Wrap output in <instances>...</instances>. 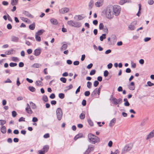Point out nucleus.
<instances>
[{
  "mask_svg": "<svg viewBox=\"0 0 154 154\" xmlns=\"http://www.w3.org/2000/svg\"><path fill=\"white\" fill-rule=\"evenodd\" d=\"M7 28L8 29H11L12 28V26L11 24L9 23L7 25Z\"/></svg>",
  "mask_w": 154,
  "mask_h": 154,
  "instance_id": "obj_62",
  "label": "nucleus"
},
{
  "mask_svg": "<svg viewBox=\"0 0 154 154\" xmlns=\"http://www.w3.org/2000/svg\"><path fill=\"white\" fill-rule=\"evenodd\" d=\"M88 122L89 124L91 126H92L93 125V123L91 120L89 119L88 120Z\"/></svg>",
  "mask_w": 154,
  "mask_h": 154,
  "instance_id": "obj_64",
  "label": "nucleus"
},
{
  "mask_svg": "<svg viewBox=\"0 0 154 154\" xmlns=\"http://www.w3.org/2000/svg\"><path fill=\"white\" fill-rule=\"evenodd\" d=\"M39 154H44L45 152L43 150H39L38 151Z\"/></svg>",
  "mask_w": 154,
  "mask_h": 154,
  "instance_id": "obj_56",
  "label": "nucleus"
},
{
  "mask_svg": "<svg viewBox=\"0 0 154 154\" xmlns=\"http://www.w3.org/2000/svg\"><path fill=\"white\" fill-rule=\"evenodd\" d=\"M19 38L16 36H13L11 37V41L15 42H17L18 41Z\"/></svg>",
  "mask_w": 154,
  "mask_h": 154,
  "instance_id": "obj_22",
  "label": "nucleus"
},
{
  "mask_svg": "<svg viewBox=\"0 0 154 154\" xmlns=\"http://www.w3.org/2000/svg\"><path fill=\"white\" fill-rule=\"evenodd\" d=\"M90 94V92L89 91H86L85 92L84 94L86 96H88Z\"/></svg>",
  "mask_w": 154,
  "mask_h": 154,
  "instance_id": "obj_53",
  "label": "nucleus"
},
{
  "mask_svg": "<svg viewBox=\"0 0 154 154\" xmlns=\"http://www.w3.org/2000/svg\"><path fill=\"white\" fill-rule=\"evenodd\" d=\"M104 32L106 33H108V30L107 27L106 26H104V28L103 29Z\"/></svg>",
  "mask_w": 154,
  "mask_h": 154,
  "instance_id": "obj_51",
  "label": "nucleus"
},
{
  "mask_svg": "<svg viewBox=\"0 0 154 154\" xmlns=\"http://www.w3.org/2000/svg\"><path fill=\"white\" fill-rule=\"evenodd\" d=\"M67 23L69 26L79 28L81 27L82 25L81 23L80 22L74 21L72 20L68 21Z\"/></svg>",
  "mask_w": 154,
  "mask_h": 154,
  "instance_id": "obj_3",
  "label": "nucleus"
},
{
  "mask_svg": "<svg viewBox=\"0 0 154 154\" xmlns=\"http://www.w3.org/2000/svg\"><path fill=\"white\" fill-rule=\"evenodd\" d=\"M104 28L103 24L102 23H100L99 25V28L100 30H102Z\"/></svg>",
  "mask_w": 154,
  "mask_h": 154,
  "instance_id": "obj_39",
  "label": "nucleus"
},
{
  "mask_svg": "<svg viewBox=\"0 0 154 154\" xmlns=\"http://www.w3.org/2000/svg\"><path fill=\"white\" fill-rule=\"evenodd\" d=\"M119 151L118 149H116L114 152L111 151L110 154H119Z\"/></svg>",
  "mask_w": 154,
  "mask_h": 154,
  "instance_id": "obj_60",
  "label": "nucleus"
},
{
  "mask_svg": "<svg viewBox=\"0 0 154 154\" xmlns=\"http://www.w3.org/2000/svg\"><path fill=\"white\" fill-rule=\"evenodd\" d=\"M133 146V144L132 143L127 144L122 149V153L124 154L130 151L132 149Z\"/></svg>",
  "mask_w": 154,
  "mask_h": 154,
  "instance_id": "obj_4",
  "label": "nucleus"
},
{
  "mask_svg": "<svg viewBox=\"0 0 154 154\" xmlns=\"http://www.w3.org/2000/svg\"><path fill=\"white\" fill-rule=\"evenodd\" d=\"M88 149L90 151V152H91V151H93L94 150V147L93 146L91 145H90L88 146Z\"/></svg>",
  "mask_w": 154,
  "mask_h": 154,
  "instance_id": "obj_38",
  "label": "nucleus"
},
{
  "mask_svg": "<svg viewBox=\"0 0 154 154\" xmlns=\"http://www.w3.org/2000/svg\"><path fill=\"white\" fill-rule=\"evenodd\" d=\"M82 135L80 134H78L76 135L74 138L75 140H77V139L79 138V137H80L82 136Z\"/></svg>",
  "mask_w": 154,
  "mask_h": 154,
  "instance_id": "obj_58",
  "label": "nucleus"
},
{
  "mask_svg": "<svg viewBox=\"0 0 154 154\" xmlns=\"http://www.w3.org/2000/svg\"><path fill=\"white\" fill-rule=\"evenodd\" d=\"M96 72V71L94 69L92 70L90 73V75H94Z\"/></svg>",
  "mask_w": 154,
  "mask_h": 154,
  "instance_id": "obj_50",
  "label": "nucleus"
},
{
  "mask_svg": "<svg viewBox=\"0 0 154 154\" xmlns=\"http://www.w3.org/2000/svg\"><path fill=\"white\" fill-rule=\"evenodd\" d=\"M102 88V86L100 87L99 88H96L92 93L91 94V96H94L97 94L99 96L100 93L101 89Z\"/></svg>",
  "mask_w": 154,
  "mask_h": 154,
  "instance_id": "obj_10",
  "label": "nucleus"
},
{
  "mask_svg": "<svg viewBox=\"0 0 154 154\" xmlns=\"http://www.w3.org/2000/svg\"><path fill=\"white\" fill-rule=\"evenodd\" d=\"M131 67L132 68H134L136 67V64L133 62H131Z\"/></svg>",
  "mask_w": 154,
  "mask_h": 154,
  "instance_id": "obj_63",
  "label": "nucleus"
},
{
  "mask_svg": "<svg viewBox=\"0 0 154 154\" xmlns=\"http://www.w3.org/2000/svg\"><path fill=\"white\" fill-rule=\"evenodd\" d=\"M6 123V121L5 120H0V125H4Z\"/></svg>",
  "mask_w": 154,
  "mask_h": 154,
  "instance_id": "obj_48",
  "label": "nucleus"
},
{
  "mask_svg": "<svg viewBox=\"0 0 154 154\" xmlns=\"http://www.w3.org/2000/svg\"><path fill=\"white\" fill-rule=\"evenodd\" d=\"M110 100L112 102V103L115 105H119L122 102V99L121 98H119L117 99L114 97L112 95L111 96ZM117 106L119 107V105H118Z\"/></svg>",
  "mask_w": 154,
  "mask_h": 154,
  "instance_id": "obj_5",
  "label": "nucleus"
},
{
  "mask_svg": "<svg viewBox=\"0 0 154 154\" xmlns=\"http://www.w3.org/2000/svg\"><path fill=\"white\" fill-rule=\"evenodd\" d=\"M35 38L36 41L40 42L41 41L40 37L38 35L35 34Z\"/></svg>",
  "mask_w": 154,
  "mask_h": 154,
  "instance_id": "obj_35",
  "label": "nucleus"
},
{
  "mask_svg": "<svg viewBox=\"0 0 154 154\" xmlns=\"http://www.w3.org/2000/svg\"><path fill=\"white\" fill-rule=\"evenodd\" d=\"M18 121L19 122H25V118L23 117H21L19 119Z\"/></svg>",
  "mask_w": 154,
  "mask_h": 154,
  "instance_id": "obj_57",
  "label": "nucleus"
},
{
  "mask_svg": "<svg viewBox=\"0 0 154 154\" xmlns=\"http://www.w3.org/2000/svg\"><path fill=\"white\" fill-rule=\"evenodd\" d=\"M49 148V146L48 145H45L44 146L42 149L43 150L46 152L48 151Z\"/></svg>",
  "mask_w": 154,
  "mask_h": 154,
  "instance_id": "obj_32",
  "label": "nucleus"
},
{
  "mask_svg": "<svg viewBox=\"0 0 154 154\" xmlns=\"http://www.w3.org/2000/svg\"><path fill=\"white\" fill-rule=\"evenodd\" d=\"M131 0H120L119 3L120 5H122L126 2L131 3Z\"/></svg>",
  "mask_w": 154,
  "mask_h": 154,
  "instance_id": "obj_17",
  "label": "nucleus"
},
{
  "mask_svg": "<svg viewBox=\"0 0 154 154\" xmlns=\"http://www.w3.org/2000/svg\"><path fill=\"white\" fill-rule=\"evenodd\" d=\"M99 84V82L97 81H95L94 83V85L95 87H97Z\"/></svg>",
  "mask_w": 154,
  "mask_h": 154,
  "instance_id": "obj_52",
  "label": "nucleus"
},
{
  "mask_svg": "<svg viewBox=\"0 0 154 154\" xmlns=\"http://www.w3.org/2000/svg\"><path fill=\"white\" fill-rule=\"evenodd\" d=\"M42 100L45 102H48V99L46 95H44L42 97Z\"/></svg>",
  "mask_w": 154,
  "mask_h": 154,
  "instance_id": "obj_41",
  "label": "nucleus"
},
{
  "mask_svg": "<svg viewBox=\"0 0 154 154\" xmlns=\"http://www.w3.org/2000/svg\"><path fill=\"white\" fill-rule=\"evenodd\" d=\"M139 11L138 12L137 14V15L138 16V17L139 16V13H140V11L141 10V5L140 4H139Z\"/></svg>",
  "mask_w": 154,
  "mask_h": 154,
  "instance_id": "obj_44",
  "label": "nucleus"
},
{
  "mask_svg": "<svg viewBox=\"0 0 154 154\" xmlns=\"http://www.w3.org/2000/svg\"><path fill=\"white\" fill-rule=\"evenodd\" d=\"M105 13L107 18L109 19L112 18L114 16L112 5H108L106 9Z\"/></svg>",
  "mask_w": 154,
  "mask_h": 154,
  "instance_id": "obj_1",
  "label": "nucleus"
},
{
  "mask_svg": "<svg viewBox=\"0 0 154 154\" xmlns=\"http://www.w3.org/2000/svg\"><path fill=\"white\" fill-rule=\"evenodd\" d=\"M94 5V2L93 0H91L89 4V9L90 10L93 7Z\"/></svg>",
  "mask_w": 154,
  "mask_h": 154,
  "instance_id": "obj_21",
  "label": "nucleus"
},
{
  "mask_svg": "<svg viewBox=\"0 0 154 154\" xmlns=\"http://www.w3.org/2000/svg\"><path fill=\"white\" fill-rule=\"evenodd\" d=\"M42 82L41 81H37L35 82V84L38 86H42Z\"/></svg>",
  "mask_w": 154,
  "mask_h": 154,
  "instance_id": "obj_33",
  "label": "nucleus"
},
{
  "mask_svg": "<svg viewBox=\"0 0 154 154\" xmlns=\"http://www.w3.org/2000/svg\"><path fill=\"white\" fill-rule=\"evenodd\" d=\"M59 97L60 99H63L64 97V94L63 93H60L59 94Z\"/></svg>",
  "mask_w": 154,
  "mask_h": 154,
  "instance_id": "obj_46",
  "label": "nucleus"
},
{
  "mask_svg": "<svg viewBox=\"0 0 154 154\" xmlns=\"http://www.w3.org/2000/svg\"><path fill=\"white\" fill-rule=\"evenodd\" d=\"M151 38L150 37H146L144 38V41L145 42H147L151 39Z\"/></svg>",
  "mask_w": 154,
  "mask_h": 154,
  "instance_id": "obj_61",
  "label": "nucleus"
},
{
  "mask_svg": "<svg viewBox=\"0 0 154 154\" xmlns=\"http://www.w3.org/2000/svg\"><path fill=\"white\" fill-rule=\"evenodd\" d=\"M129 89L131 90H134L135 89V86L134 82H131L128 85Z\"/></svg>",
  "mask_w": 154,
  "mask_h": 154,
  "instance_id": "obj_14",
  "label": "nucleus"
},
{
  "mask_svg": "<svg viewBox=\"0 0 154 154\" xmlns=\"http://www.w3.org/2000/svg\"><path fill=\"white\" fill-rule=\"evenodd\" d=\"M18 0H11V4L12 6H15L17 4Z\"/></svg>",
  "mask_w": 154,
  "mask_h": 154,
  "instance_id": "obj_20",
  "label": "nucleus"
},
{
  "mask_svg": "<svg viewBox=\"0 0 154 154\" xmlns=\"http://www.w3.org/2000/svg\"><path fill=\"white\" fill-rule=\"evenodd\" d=\"M60 81L62 82H63L64 83H65L66 82V79L65 78L62 77L60 78Z\"/></svg>",
  "mask_w": 154,
  "mask_h": 154,
  "instance_id": "obj_45",
  "label": "nucleus"
},
{
  "mask_svg": "<svg viewBox=\"0 0 154 154\" xmlns=\"http://www.w3.org/2000/svg\"><path fill=\"white\" fill-rule=\"evenodd\" d=\"M116 119L115 118L112 119L110 122L109 126L110 127H112L116 123Z\"/></svg>",
  "mask_w": 154,
  "mask_h": 154,
  "instance_id": "obj_19",
  "label": "nucleus"
},
{
  "mask_svg": "<svg viewBox=\"0 0 154 154\" xmlns=\"http://www.w3.org/2000/svg\"><path fill=\"white\" fill-rule=\"evenodd\" d=\"M92 83L91 82H87V86L89 88H90L91 87Z\"/></svg>",
  "mask_w": 154,
  "mask_h": 154,
  "instance_id": "obj_49",
  "label": "nucleus"
},
{
  "mask_svg": "<svg viewBox=\"0 0 154 154\" xmlns=\"http://www.w3.org/2000/svg\"><path fill=\"white\" fill-rule=\"evenodd\" d=\"M30 104L31 105L32 108L33 109H35L36 108V106L35 104L32 102H30Z\"/></svg>",
  "mask_w": 154,
  "mask_h": 154,
  "instance_id": "obj_37",
  "label": "nucleus"
},
{
  "mask_svg": "<svg viewBox=\"0 0 154 154\" xmlns=\"http://www.w3.org/2000/svg\"><path fill=\"white\" fill-rule=\"evenodd\" d=\"M20 18L24 22H28L29 20L27 18H25L23 17H21Z\"/></svg>",
  "mask_w": 154,
  "mask_h": 154,
  "instance_id": "obj_42",
  "label": "nucleus"
},
{
  "mask_svg": "<svg viewBox=\"0 0 154 154\" xmlns=\"http://www.w3.org/2000/svg\"><path fill=\"white\" fill-rule=\"evenodd\" d=\"M89 141L93 144H95L96 143L100 141V138L97 137L91 134H89L88 135Z\"/></svg>",
  "mask_w": 154,
  "mask_h": 154,
  "instance_id": "obj_2",
  "label": "nucleus"
},
{
  "mask_svg": "<svg viewBox=\"0 0 154 154\" xmlns=\"http://www.w3.org/2000/svg\"><path fill=\"white\" fill-rule=\"evenodd\" d=\"M147 84L149 86H152L154 85V84L153 83H152L150 81H148L147 82Z\"/></svg>",
  "mask_w": 154,
  "mask_h": 154,
  "instance_id": "obj_55",
  "label": "nucleus"
},
{
  "mask_svg": "<svg viewBox=\"0 0 154 154\" xmlns=\"http://www.w3.org/2000/svg\"><path fill=\"white\" fill-rule=\"evenodd\" d=\"M153 137H154V129L151 131L147 135L146 139L148 140Z\"/></svg>",
  "mask_w": 154,
  "mask_h": 154,
  "instance_id": "obj_12",
  "label": "nucleus"
},
{
  "mask_svg": "<svg viewBox=\"0 0 154 154\" xmlns=\"http://www.w3.org/2000/svg\"><path fill=\"white\" fill-rule=\"evenodd\" d=\"M108 72L107 70H105L104 72V76L105 77H107L108 75Z\"/></svg>",
  "mask_w": 154,
  "mask_h": 154,
  "instance_id": "obj_59",
  "label": "nucleus"
},
{
  "mask_svg": "<svg viewBox=\"0 0 154 154\" xmlns=\"http://www.w3.org/2000/svg\"><path fill=\"white\" fill-rule=\"evenodd\" d=\"M1 132L3 134L6 133V130L5 126H2L1 128Z\"/></svg>",
  "mask_w": 154,
  "mask_h": 154,
  "instance_id": "obj_25",
  "label": "nucleus"
},
{
  "mask_svg": "<svg viewBox=\"0 0 154 154\" xmlns=\"http://www.w3.org/2000/svg\"><path fill=\"white\" fill-rule=\"evenodd\" d=\"M80 118L81 119H83L85 117V113H82L79 116Z\"/></svg>",
  "mask_w": 154,
  "mask_h": 154,
  "instance_id": "obj_34",
  "label": "nucleus"
},
{
  "mask_svg": "<svg viewBox=\"0 0 154 154\" xmlns=\"http://www.w3.org/2000/svg\"><path fill=\"white\" fill-rule=\"evenodd\" d=\"M124 101L125 102L124 105L125 106H129L130 105V104L128 102V99L127 98H125L124 99Z\"/></svg>",
  "mask_w": 154,
  "mask_h": 154,
  "instance_id": "obj_28",
  "label": "nucleus"
},
{
  "mask_svg": "<svg viewBox=\"0 0 154 154\" xmlns=\"http://www.w3.org/2000/svg\"><path fill=\"white\" fill-rule=\"evenodd\" d=\"M35 24L34 23L30 25L29 26V27L31 30H33L35 28Z\"/></svg>",
  "mask_w": 154,
  "mask_h": 154,
  "instance_id": "obj_31",
  "label": "nucleus"
},
{
  "mask_svg": "<svg viewBox=\"0 0 154 154\" xmlns=\"http://www.w3.org/2000/svg\"><path fill=\"white\" fill-rule=\"evenodd\" d=\"M9 65L11 67H14L17 65V63H10Z\"/></svg>",
  "mask_w": 154,
  "mask_h": 154,
  "instance_id": "obj_47",
  "label": "nucleus"
},
{
  "mask_svg": "<svg viewBox=\"0 0 154 154\" xmlns=\"http://www.w3.org/2000/svg\"><path fill=\"white\" fill-rule=\"evenodd\" d=\"M56 113L58 119L59 121L61 120L63 116V112L60 108H58L57 109Z\"/></svg>",
  "mask_w": 154,
  "mask_h": 154,
  "instance_id": "obj_7",
  "label": "nucleus"
},
{
  "mask_svg": "<svg viewBox=\"0 0 154 154\" xmlns=\"http://www.w3.org/2000/svg\"><path fill=\"white\" fill-rule=\"evenodd\" d=\"M45 31L43 29H41L38 30L37 32L35 34L38 35H41L42 33L44 32Z\"/></svg>",
  "mask_w": 154,
  "mask_h": 154,
  "instance_id": "obj_29",
  "label": "nucleus"
},
{
  "mask_svg": "<svg viewBox=\"0 0 154 154\" xmlns=\"http://www.w3.org/2000/svg\"><path fill=\"white\" fill-rule=\"evenodd\" d=\"M27 107L26 108V111L29 114H32L33 112L32 111L30 107V106H29L28 103L27 104Z\"/></svg>",
  "mask_w": 154,
  "mask_h": 154,
  "instance_id": "obj_13",
  "label": "nucleus"
},
{
  "mask_svg": "<svg viewBox=\"0 0 154 154\" xmlns=\"http://www.w3.org/2000/svg\"><path fill=\"white\" fill-rule=\"evenodd\" d=\"M69 11V9L68 8L65 7L60 9L59 10V14H64L68 13Z\"/></svg>",
  "mask_w": 154,
  "mask_h": 154,
  "instance_id": "obj_9",
  "label": "nucleus"
},
{
  "mask_svg": "<svg viewBox=\"0 0 154 154\" xmlns=\"http://www.w3.org/2000/svg\"><path fill=\"white\" fill-rule=\"evenodd\" d=\"M85 17L81 15H76L74 17V19L78 20H82Z\"/></svg>",
  "mask_w": 154,
  "mask_h": 154,
  "instance_id": "obj_15",
  "label": "nucleus"
},
{
  "mask_svg": "<svg viewBox=\"0 0 154 154\" xmlns=\"http://www.w3.org/2000/svg\"><path fill=\"white\" fill-rule=\"evenodd\" d=\"M106 35L103 34L100 37V40L101 41H102L103 40V39L106 38Z\"/></svg>",
  "mask_w": 154,
  "mask_h": 154,
  "instance_id": "obj_36",
  "label": "nucleus"
},
{
  "mask_svg": "<svg viewBox=\"0 0 154 154\" xmlns=\"http://www.w3.org/2000/svg\"><path fill=\"white\" fill-rule=\"evenodd\" d=\"M34 55L36 56H38L40 55L41 53V50L40 48L36 49L34 51Z\"/></svg>",
  "mask_w": 154,
  "mask_h": 154,
  "instance_id": "obj_16",
  "label": "nucleus"
},
{
  "mask_svg": "<svg viewBox=\"0 0 154 154\" xmlns=\"http://www.w3.org/2000/svg\"><path fill=\"white\" fill-rule=\"evenodd\" d=\"M103 0H98L95 3V5L97 7H100L103 5Z\"/></svg>",
  "mask_w": 154,
  "mask_h": 154,
  "instance_id": "obj_11",
  "label": "nucleus"
},
{
  "mask_svg": "<svg viewBox=\"0 0 154 154\" xmlns=\"http://www.w3.org/2000/svg\"><path fill=\"white\" fill-rule=\"evenodd\" d=\"M13 52H15V51L13 49H11L6 51L5 54L7 55L12 54H13Z\"/></svg>",
  "mask_w": 154,
  "mask_h": 154,
  "instance_id": "obj_23",
  "label": "nucleus"
},
{
  "mask_svg": "<svg viewBox=\"0 0 154 154\" xmlns=\"http://www.w3.org/2000/svg\"><path fill=\"white\" fill-rule=\"evenodd\" d=\"M73 88V85L72 84L70 85L69 86H67L65 88V91H68L72 88Z\"/></svg>",
  "mask_w": 154,
  "mask_h": 154,
  "instance_id": "obj_30",
  "label": "nucleus"
},
{
  "mask_svg": "<svg viewBox=\"0 0 154 154\" xmlns=\"http://www.w3.org/2000/svg\"><path fill=\"white\" fill-rule=\"evenodd\" d=\"M41 66V64L39 63H35L32 65L31 67H32L38 68L40 67Z\"/></svg>",
  "mask_w": 154,
  "mask_h": 154,
  "instance_id": "obj_26",
  "label": "nucleus"
},
{
  "mask_svg": "<svg viewBox=\"0 0 154 154\" xmlns=\"http://www.w3.org/2000/svg\"><path fill=\"white\" fill-rule=\"evenodd\" d=\"M50 22L51 23L55 25H57L58 23L57 20L54 18L51 19Z\"/></svg>",
  "mask_w": 154,
  "mask_h": 154,
  "instance_id": "obj_18",
  "label": "nucleus"
},
{
  "mask_svg": "<svg viewBox=\"0 0 154 154\" xmlns=\"http://www.w3.org/2000/svg\"><path fill=\"white\" fill-rule=\"evenodd\" d=\"M23 14L28 17H32V15L28 11H24L23 12Z\"/></svg>",
  "mask_w": 154,
  "mask_h": 154,
  "instance_id": "obj_24",
  "label": "nucleus"
},
{
  "mask_svg": "<svg viewBox=\"0 0 154 154\" xmlns=\"http://www.w3.org/2000/svg\"><path fill=\"white\" fill-rule=\"evenodd\" d=\"M67 47V45L66 44H64L62 46L61 48H60V50L61 51H63L64 50H66Z\"/></svg>",
  "mask_w": 154,
  "mask_h": 154,
  "instance_id": "obj_27",
  "label": "nucleus"
},
{
  "mask_svg": "<svg viewBox=\"0 0 154 154\" xmlns=\"http://www.w3.org/2000/svg\"><path fill=\"white\" fill-rule=\"evenodd\" d=\"M28 89L30 91L32 92H34L35 91V88L33 87H29Z\"/></svg>",
  "mask_w": 154,
  "mask_h": 154,
  "instance_id": "obj_40",
  "label": "nucleus"
},
{
  "mask_svg": "<svg viewBox=\"0 0 154 154\" xmlns=\"http://www.w3.org/2000/svg\"><path fill=\"white\" fill-rule=\"evenodd\" d=\"M11 59L12 60L14 61L17 62L19 61V59L17 57H12Z\"/></svg>",
  "mask_w": 154,
  "mask_h": 154,
  "instance_id": "obj_43",
  "label": "nucleus"
},
{
  "mask_svg": "<svg viewBox=\"0 0 154 154\" xmlns=\"http://www.w3.org/2000/svg\"><path fill=\"white\" fill-rule=\"evenodd\" d=\"M113 9L114 15L115 16H118L120 13L121 11V7L120 6L117 5H115L112 6Z\"/></svg>",
  "mask_w": 154,
  "mask_h": 154,
  "instance_id": "obj_6",
  "label": "nucleus"
},
{
  "mask_svg": "<svg viewBox=\"0 0 154 154\" xmlns=\"http://www.w3.org/2000/svg\"><path fill=\"white\" fill-rule=\"evenodd\" d=\"M137 23L136 21H134L131 23L128 26V29L131 31L135 30L136 28L135 26Z\"/></svg>",
  "mask_w": 154,
  "mask_h": 154,
  "instance_id": "obj_8",
  "label": "nucleus"
},
{
  "mask_svg": "<svg viewBox=\"0 0 154 154\" xmlns=\"http://www.w3.org/2000/svg\"><path fill=\"white\" fill-rule=\"evenodd\" d=\"M16 84L18 86H19L20 84V83L19 81V77L17 78Z\"/></svg>",
  "mask_w": 154,
  "mask_h": 154,
  "instance_id": "obj_54",
  "label": "nucleus"
}]
</instances>
